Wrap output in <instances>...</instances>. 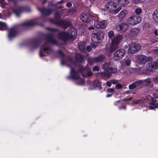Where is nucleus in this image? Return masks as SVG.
<instances>
[{"mask_svg":"<svg viewBox=\"0 0 158 158\" xmlns=\"http://www.w3.org/2000/svg\"><path fill=\"white\" fill-rule=\"evenodd\" d=\"M59 25L64 29L66 28L70 25V23L69 21L60 20L58 22Z\"/></svg>","mask_w":158,"mask_h":158,"instance_id":"18","label":"nucleus"},{"mask_svg":"<svg viewBox=\"0 0 158 158\" xmlns=\"http://www.w3.org/2000/svg\"><path fill=\"white\" fill-rule=\"evenodd\" d=\"M108 35L109 38L111 40L110 45L107 48L106 51V55L109 56L114 50L118 48L119 44L122 40V36L120 35H114V32L112 31L108 33Z\"/></svg>","mask_w":158,"mask_h":158,"instance_id":"1","label":"nucleus"},{"mask_svg":"<svg viewBox=\"0 0 158 158\" xmlns=\"http://www.w3.org/2000/svg\"><path fill=\"white\" fill-rule=\"evenodd\" d=\"M111 83L114 84H117L119 82L118 80L116 79H112L111 81Z\"/></svg>","mask_w":158,"mask_h":158,"instance_id":"38","label":"nucleus"},{"mask_svg":"<svg viewBox=\"0 0 158 158\" xmlns=\"http://www.w3.org/2000/svg\"><path fill=\"white\" fill-rule=\"evenodd\" d=\"M155 108H158V104L156 103H153L152 104L151 106H150L149 107V108L150 109L152 110Z\"/></svg>","mask_w":158,"mask_h":158,"instance_id":"33","label":"nucleus"},{"mask_svg":"<svg viewBox=\"0 0 158 158\" xmlns=\"http://www.w3.org/2000/svg\"><path fill=\"white\" fill-rule=\"evenodd\" d=\"M55 17L56 19H59L60 17V15L59 13H56L55 14Z\"/></svg>","mask_w":158,"mask_h":158,"instance_id":"42","label":"nucleus"},{"mask_svg":"<svg viewBox=\"0 0 158 158\" xmlns=\"http://www.w3.org/2000/svg\"><path fill=\"white\" fill-rule=\"evenodd\" d=\"M48 29L50 30L51 32L48 35L46 40V43L43 45L41 48V50L40 52L39 55L40 57H42L45 56L42 52L44 51L45 53L49 54L52 53V50L51 48L47 47V45L49 43L52 44H56V41L53 39V37L55 35V32L56 31V30L55 29L48 28Z\"/></svg>","mask_w":158,"mask_h":158,"instance_id":"2","label":"nucleus"},{"mask_svg":"<svg viewBox=\"0 0 158 158\" xmlns=\"http://www.w3.org/2000/svg\"><path fill=\"white\" fill-rule=\"evenodd\" d=\"M99 68L98 66H95L93 68V71H99Z\"/></svg>","mask_w":158,"mask_h":158,"instance_id":"41","label":"nucleus"},{"mask_svg":"<svg viewBox=\"0 0 158 158\" xmlns=\"http://www.w3.org/2000/svg\"><path fill=\"white\" fill-rule=\"evenodd\" d=\"M80 50L82 52H85L86 49L85 48V44L83 42H80L78 44Z\"/></svg>","mask_w":158,"mask_h":158,"instance_id":"24","label":"nucleus"},{"mask_svg":"<svg viewBox=\"0 0 158 158\" xmlns=\"http://www.w3.org/2000/svg\"><path fill=\"white\" fill-rule=\"evenodd\" d=\"M17 34L15 28V27H12L9 30L8 37L10 39H11L15 36Z\"/></svg>","mask_w":158,"mask_h":158,"instance_id":"17","label":"nucleus"},{"mask_svg":"<svg viewBox=\"0 0 158 158\" xmlns=\"http://www.w3.org/2000/svg\"><path fill=\"white\" fill-rule=\"evenodd\" d=\"M153 79L155 81V82L158 84V77H155L153 78Z\"/></svg>","mask_w":158,"mask_h":158,"instance_id":"45","label":"nucleus"},{"mask_svg":"<svg viewBox=\"0 0 158 158\" xmlns=\"http://www.w3.org/2000/svg\"><path fill=\"white\" fill-rule=\"evenodd\" d=\"M125 50L123 49H119L115 51L113 55V58L115 60H120L125 55Z\"/></svg>","mask_w":158,"mask_h":158,"instance_id":"10","label":"nucleus"},{"mask_svg":"<svg viewBox=\"0 0 158 158\" xmlns=\"http://www.w3.org/2000/svg\"><path fill=\"white\" fill-rule=\"evenodd\" d=\"M118 3L120 5H125L128 3L127 0H118Z\"/></svg>","mask_w":158,"mask_h":158,"instance_id":"31","label":"nucleus"},{"mask_svg":"<svg viewBox=\"0 0 158 158\" xmlns=\"http://www.w3.org/2000/svg\"><path fill=\"white\" fill-rule=\"evenodd\" d=\"M38 10L41 12L43 15H50L51 14L52 11V10H51L47 9L44 8L41 9L40 8H38Z\"/></svg>","mask_w":158,"mask_h":158,"instance_id":"19","label":"nucleus"},{"mask_svg":"<svg viewBox=\"0 0 158 158\" xmlns=\"http://www.w3.org/2000/svg\"><path fill=\"white\" fill-rule=\"evenodd\" d=\"M59 53L62 56H63L64 55V54L63 53L62 51L61 50H59L58 51Z\"/></svg>","mask_w":158,"mask_h":158,"instance_id":"51","label":"nucleus"},{"mask_svg":"<svg viewBox=\"0 0 158 158\" xmlns=\"http://www.w3.org/2000/svg\"><path fill=\"white\" fill-rule=\"evenodd\" d=\"M106 58V56L104 55H100L96 57L94 59H92V60H94V62L93 63H94L95 62H100L103 61Z\"/></svg>","mask_w":158,"mask_h":158,"instance_id":"20","label":"nucleus"},{"mask_svg":"<svg viewBox=\"0 0 158 158\" xmlns=\"http://www.w3.org/2000/svg\"><path fill=\"white\" fill-rule=\"evenodd\" d=\"M139 32V29L136 28H132L130 30L129 34L131 36H133L136 35Z\"/></svg>","mask_w":158,"mask_h":158,"instance_id":"25","label":"nucleus"},{"mask_svg":"<svg viewBox=\"0 0 158 158\" xmlns=\"http://www.w3.org/2000/svg\"><path fill=\"white\" fill-rule=\"evenodd\" d=\"M155 97L156 98H158V96H155Z\"/></svg>","mask_w":158,"mask_h":158,"instance_id":"63","label":"nucleus"},{"mask_svg":"<svg viewBox=\"0 0 158 158\" xmlns=\"http://www.w3.org/2000/svg\"><path fill=\"white\" fill-rule=\"evenodd\" d=\"M107 92L109 93H113L114 92V90L112 88H109L107 90Z\"/></svg>","mask_w":158,"mask_h":158,"instance_id":"43","label":"nucleus"},{"mask_svg":"<svg viewBox=\"0 0 158 158\" xmlns=\"http://www.w3.org/2000/svg\"><path fill=\"white\" fill-rule=\"evenodd\" d=\"M140 49V45L137 44L133 43L129 45L128 52L129 54H133Z\"/></svg>","mask_w":158,"mask_h":158,"instance_id":"9","label":"nucleus"},{"mask_svg":"<svg viewBox=\"0 0 158 158\" xmlns=\"http://www.w3.org/2000/svg\"><path fill=\"white\" fill-rule=\"evenodd\" d=\"M156 41H158V38H156Z\"/></svg>","mask_w":158,"mask_h":158,"instance_id":"61","label":"nucleus"},{"mask_svg":"<svg viewBox=\"0 0 158 158\" xmlns=\"http://www.w3.org/2000/svg\"><path fill=\"white\" fill-rule=\"evenodd\" d=\"M128 87L129 89H133L136 88L135 86V85L134 82L132 84L130 85H129Z\"/></svg>","mask_w":158,"mask_h":158,"instance_id":"35","label":"nucleus"},{"mask_svg":"<svg viewBox=\"0 0 158 158\" xmlns=\"http://www.w3.org/2000/svg\"><path fill=\"white\" fill-rule=\"evenodd\" d=\"M6 25L4 23L0 22V30H4L6 29Z\"/></svg>","mask_w":158,"mask_h":158,"instance_id":"30","label":"nucleus"},{"mask_svg":"<svg viewBox=\"0 0 158 158\" xmlns=\"http://www.w3.org/2000/svg\"><path fill=\"white\" fill-rule=\"evenodd\" d=\"M140 101L139 99L134 100L132 101V103L133 104H138L140 103Z\"/></svg>","mask_w":158,"mask_h":158,"instance_id":"37","label":"nucleus"},{"mask_svg":"<svg viewBox=\"0 0 158 158\" xmlns=\"http://www.w3.org/2000/svg\"><path fill=\"white\" fill-rule=\"evenodd\" d=\"M66 5L68 7H70L72 5V4L71 2H68L66 3Z\"/></svg>","mask_w":158,"mask_h":158,"instance_id":"47","label":"nucleus"},{"mask_svg":"<svg viewBox=\"0 0 158 158\" xmlns=\"http://www.w3.org/2000/svg\"><path fill=\"white\" fill-rule=\"evenodd\" d=\"M76 35V31L74 28L72 27L68 29L66 32L63 31L60 32L57 37L59 39L64 41H72L75 39Z\"/></svg>","mask_w":158,"mask_h":158,"instance_id":"3","label":"nucleus"},{"mask_svg":"<svg viewBox=\"0 0 158 158\" xmlns=\"http://www.w3.org/2000/svg\"><path fill=\"white\" fill-rule=\"evenodd\" d=\"M75 59L77 61L82 62L84 60V56L80 53H77L75 55Z\"/></svg>","mask_w":158,"mask_h":158,"instance_id":"23","label":"nucleus"},{"mask_svg":"<svg viewBox=\"0 0 158 158\" xmlns=\"http://www.w3.org/2000/svg\"><path fill=\"white\" fill-rule=\"evenodd\" d=\"M157 64V66H158V59H157V60H156V62H155Z\"/></svg>","mask_w":158,"mask_h":158,"instance_id":"60","label":"nucleus"},{"mask_svg":"<svg viewBox=\"0 0 158 158\" xmlns=\"http://www.w3.org/2000/svg\"><path fill=\"white\" fill-rule=\"evenodd\" d=\"M94 25L97 28H104L107 26V23L105 20L96 21L94 23Z\"/></svg>","mask_w":158,"mask_h":158,"instance_id":"15","label":"nucleus"},{"mask_svg":"<svg viewBox=\"0 0 158 158\" xmlns=\"http://www.w3.org/2000/svg\"><path fill=\"white\" fill-rule=\"evenodd\" d=\"M119 102H120V101H119V100L116 101L114 102V104L115 105H117L118 103H119Z\"/></svg>","mask_w":158,"mask_h":158,"instance_id":"53","label":"nucleus"},{"mask_svg":"<svg viewBox=\"0 0 158 158\" xmlns=\"http://www.w3.org/2000/svg\"><path fill=\"white\" fill-rule=\"evenodd\" d=\"M157 64L154 61H151L148 63L146 66L144 65L142 66L139 67L137 69L139 73H144L147 70L149 71H152L156 69Z\"/></svg>","mask_w":158,"mask_h":158,"instance_id":"6","label":"nucleus"},{"mask_svg":"<svg viewBox=\"0 0 158 158\" xmlns=\"http://www.w3.org/2000/svg\"><path fill=\"white\" fill-rule=\"evenodd\" d=\"M154 32L155 35L157 36L158 34V31L156 29L155 30Z\"/></svg>","mask_w":158,"mask_h":158,"instance_id":"50","label":"nucleus"},{"mask_svg":"<svg viewBox=\"0 0 158 158\" xmlns=\"http://www.w3.org/2000/svg\"><path fill=\"white\" fill-rule=\"evenodd\" d=\"M151 80L149 78H147L144 80V83L146 85L151 83Z\"/></svg>","mask_w":158,"mask_h":158,"instance_id":"36","label":"nucleus"},{"mask_svg":"<svg viewBox=\"0 0 158 158\" xmlns=\"http://www.w3.org/2000/svg\"><path fill=\"white\" fill-rule=\"evenodd\" d=\"M153 18L155 21L158 22V9H156L154 12Z\"/></svg>","mask_w":158,"mask_h":158,"instance_id":"27","label":"nucleus"},{"mask_svg":"<svg viewBox=\"0 0 158 158\" xmlns=\"http://www.w3.org/2000/svg\"><path fill=\"white\" fill-rule=\"evenodd\" d=\"M65 2V1L64 0H61L60 1L58 2V3H62L64 2Z\"/></svg>","mask_w":158,"mask_h":158,"instance_id":"55","label":"nucleus"},{"mask_svg":"<svg viewBox=\"0 0 158 158\" xmlns=\"http://www.w3.org/2000/svg\"><path fill=\"white\" fill-rule=\"evenodd\" d=\"M115 87L117 89H121L122 88V86L120 84H116L115 85Z\"/></svg>","mask_w":158,"mask_h":158,"instance_id":"39","label":"nucleus"},{"mask_svg":"<svg viewBox=\"0 0 158 158\" xmlns=\"http://www.w3.org/2000/svg\"><path fill=\"white\" fill-rule=\"evenodd\" d=\"M141 20V18L139 16H131L128 19V23L131 25L137 24Z\"/></svg>","mask_w":158,"mask_h":158,"instance_id":"11","label":"nucleus"},{"mask_svg":"<svg viewBox=\"0 0 158 158\" xmlns=\"http://www.w3.org/2000/svg\"><path fill=\"white\" fill-rule=\"evenodd\" d=\"M144 82L142 80H139L136 81V82H134V84L136 88L139 85L143 84Z\"/></svg>","mask_w":158,"mask_h":158,"instance_id":"29","label":"nucleus"},{"mask_svg":"<svg viewBox=\"0 0 158 158\" xmlns=\"http://www.w3.org/2000/svg\"><path fill=\"white\" fill-rule=\"evenodd\" d=\"M94 27L93 26H91L88 27V29L89 30H93L94 29Z\"/></svg>","mask_w":158,"mask_h":158,"instance_id":"49","label":"nucleus"},{"mask_svg":"<svg viewBox=\"0 0 158 158\" xmlns=\"http://www.w3.org/2000/svg\"><path fill=\"white\" fill-rule=\"evenodd\" d=\"M128 14V11L127 10H124L120 12L117 16L118 18L119 19H122L125 17Z\"/></svg>","mask_w":158,"mask_h":158,"instance_id":"21","label":"nucleus"},{"mask_svg":"<svg viewBox=\"0 0 158 158\" xmlns=\"http://www.w3.org/2000/svg\"><path fill=\"white\" fill-rule=\"evenodd\" d=\"M119 109H123L124 110L126 109V106H122V107H119Z\"/></svg>","mask_w":158,"mask_h":158,"instance_id":"54","label":"nucleus"},{"mask_svg":"<svg viewBox=\"0 0 158 158\" xmlns=\"http://www.w3.org/2000/svg\"><path fill=\"white\" fill-rule=\"evenodd\" d=\"M68 60L70 61H71L72 60V58L71 57H69L68 58Z\"/></svg>","mask_w":158,"mask_h":158,"instance_id":"58","label":"nucleus"},{"mask_svg":"<svg viewBox=\"0 0 158 158\" xmlns=\"http://www.w3.org/2000/svg\"><path fill=\"white\" fill-rule=\"evenodd\" d=\"M23 8L22 7H19L13 10L14 12L17 16H19V15L21 13L23 10Z\"/></svg>","mask_w":158,"mask_h":158,"instance_id":"26","label":"nucleus"},{"mask_svg":"<svg viewBox=\"0 0 158 158\" xmlns=\"http://www.w3.org/2000/svg\"><path fill=\"white\" fill-rule=\"evenodd\" d=\"M93 86L95 87H99L100 84L98 80H96L93 82Z\"/></svg>","mask_w":158,"mask_h":158,"instance_id":"32","label":"nucleus"},{"mask_svg":"<svg viewBox=\"0 0 158 158\" xmlns=\"http://www.w3.org/2000/svg\"><path fill=\"white\" fill-rule=\"evenodd\" d=\"M104 33L100 31L93 33L91 35V39L94 43L98 44L102 41L104 37Z\"/></svg>","mask_w":158,"mask_h":158,"instance_id":"7","label":"nucleus"},{"mask_svg":"<svg viewBox=\"0 0 158 158\" xmlns=\"http://www.w3.org/2000/svg\"><path fill=\"white\" fill-rule=\"evenodd\" d=\"M71 77L74 79L80 80L81 82L79 83L81 84L84 83V81L83 79H81L78 76L77 72L75 71L74 69L71 68Z\"/></svg>","mask_w":158,"mask_h":158,"instance_id":"12","label":"nucleus"},{"mask_svg":"<svg viewBox=\"0 0 158 158\" xmlns=\"http://www.w3.org/2000/svg\"><path fill=\"white\" fill-rule=\"evenodd\" d=\"M112 96V94H107L106 95V97H111Z\"/></svg>","mask_w":158,"mask_h":158,"instance_id":"59","label":"nucleus"},{"mask_svg":"<svg viewBox=\"0 0 158 158\" xmlns=\"http://www.w3.org/2000/svg\"><path fill=\"white\" fill-rule=\"evenodd\" d=\"M0 3L3 6H4L6 4V3L4 0H0Z\"/></svg>","mask_w":158,"mask_h":158,"instance_id":"44","label":"nucleus"},{"mask_svg":"<svg viewBox=\"0 0 158 158\" xmlns=\"http://www.w3.org/2000/svg\"><path fill=\"white\" fill-rule=\"evenodd\" d=\"M80 18L84 22L88 23L90 21H93L92 18L89 14L82 13L80 16Z\"/></svg>","mask_w":158,"mask_h":158,"instance_id":"14","label":"nucleus"},{"mask_svg":"<svg viewBox=\"0 0 158 158\" xmlns=\"http://www.w3.org/2000/svg\"><path fill=\"white\" fill-rule=\"evenodd\" d=\"M7 1L8 2H14V3H15V0H7Z\"/></svg>","mask_w":158,"mask_h":158,"instance_id":"57","label":"nucleus"},{"mask_svg":"<svg viewBox=\"0 0 158 158\" xmlns=\"http://www.w3.org/2000/svg\"><path fill=\"white\" fill-rule=\"evenodd\" d=\"M86 50L88 51H89L91 50V47L90 46H88L86 48Z\"/></svg>","mask_w":158,"mask_h":158,"instance_id":"52","label":"nucleus"},{"mask_svg":"<svg viewBox=\"0 0 158 158\" xmlns=\"http://www.w3.org/2000/svg\"><path fill=\"white\" fill-rule=\"evenodd\" d=\"M129 25L126 23H122L118 25L115 29L118 31L123 32L126 31L129 28Z\"/></svg>","mask_w":158,"mask_h":158,"instance_id":"13","label":"nucleus"},{"mask_svg":"<svg viewBox=\"0 0 158 158\" xmlns=\"http://www.w3.org/2000/svg\"><path fill=\"white\" fill-rule=\"evenodd\" d=\"M111 82L109 81H107L106 83V85L108 87H110L111 85Z\"/></svg>","mask_w":158,"mask_h":158,"instance_id":"46","label":"nucleus"},{"mask_svg":"<svg viewBox=\"0 0 158 158\" xmlns=\"http://www.w3.org/2000/svg\"><path fill=\"white\" fill-rule=\"evenodd\" d=\"M135 3H138L141 2H143L145 0H132Z\"/></svg>","mask_w":158,"mask_h":158,"instance_id":"40","label":"nucleus"},{"mask_svg":"<svg viewBox=\"0 0 158 158\" xmlns=\"http://www.w3.org/2000/svg\"><path fill=\"white\" fill-rule=\"evenodd\" d=\"M142 10L140 8H137L135 10V12L137 15H139L142 12Z\"/></svg>","mask_w":158,"mask_h":158,"instance_id":"34","label":"nucleus"},{"mask_svg":"<svg viewBox=\"0 0 158 158\" xmlns=\"http://www.w3.org/2000/svg\"><path fill=\"white\" fill-rule=\"evenodd\" d=\"M131 62V60L130 58L126 57L124 60H122L120 63L123 66H129Z\"/></svg>","mask_w":158,"mask_h":158,"instance_id":"16","label":"nucleus"},{"mask_svg":"<svg viewBox=\"0 0 158 158\" xmlns=\"http://www.w3.org/2000/svg\"><path fill=\"white\" fill-rule=\"evenodd\" d=\"M102 69L104 71L102 73V76L106 77H109L110 74L115 73L117 71V69L113 66L112 64L107 62L102 65Z\"/></svg>","mask_w":158,"mask_h":158,"instance_id":"4","label":"nucleus"},{"mask_svg":"<svg viewBox=\"0 0 158 158\" xmlns=\"http://www.w3.org/2000/svg\"><path fill=\"white\" fill-rule=\"evenodd\" d=\"M92 47L94 48H96V44H93L92 45Z\"/></svg>","mask_w":158,"mask_h":158,"instance_id":"56","label":"nucleus"},{"mask_svg":"<svg viewBox=\"0 0 158 158\" xmlns=\"http://www.w3.org/2000/svg\"><path fill=\"white\" fill-rule=\"evenodd\" d=\"M61 64H63V62L62 61H61Z\"/></svg>","mask_w":158,"mask_h":158,"instance_id":"64","label":"nucleus"},{"mask_svg":"<svg viewBox=\"0 0 158 158\" xmlns=\"http://www.w3.org/2000/svg\"><path fill=\"white\" fill-rule=\"evenodd\" d=\"M93 75V73L91 71L87 73V76H91Z\"/></svg>","mask_w":158,"mask_h":158,"instance_id":"48","label":"nucleus"},{"mask_svg":"<svg viewBox=\"0 0 158 158\" xmlns=\"http://www.w3.org/2000/svg\"><path fill=\"white\" fill-rule=\"evenodd\" d=\"M35 23L33 20L28 21L22 23L21 25L24 26H30L34 25Z\"/></svg>","mask_w":158,"mask_h":158,"instance_id":"22","label":"nucleus"},{"mask_svg":"<svg viewBox=\"0 0 158 158\" xmlns=\"http://www.w3.org/2000/svg\"><path fill=\"white\" fill-rule=\"evenodd\" d=\"M106 10L111 13L112 14L115 15L118 13L122 9V7L119 6L117 8V4L113 2H109L106 5Z\"/></svg>","mask_w":158,"mask_h":158,"instance_id":"5","label":"nucleus"},{"mask_svg":"<svg viewBox=\"0 0 158 158\" xmlns=\"http://www.w3.org/2000/svg\"><path fill=\"white\" fill-rule=\"evenodd\" d=\"M89 63L91 65V64H92V63H90V61L89 60Z\"/></svg>","mask_w":158,"mask_h":158,"instance_id":"62","label":"nucleus"},{"mask_svg":"<svg viewBox=\"0 0 158 158\" xmlns=\"http://www.w3.org/2000/svg\"><path fill=\"white\" fill-rule=\"evenodd\" d=\"M152 60V57L147 56L143 55H139L137 57V61L139 67L142 66L143 67L146 62Z\"/></svg>","mask_w":158,"mask_h":158,"instance_id":"8","label":"nucleus"},{"mask_svg":"<svg viewBox=\"0 0 158 158\" xmlns=\"http://www.w3.org/2000/svg\"><path fill=\"white\" fill-rule=\"evenodd\" d=\"M88 67L83 68L82 66H80L79 69V71L82 73V76H84L83 72H86L88 70Z\"/></svg>","mask_w":158,"mask_h":158,"instance_id":"28","label":"nucleus"}]
</instances>
